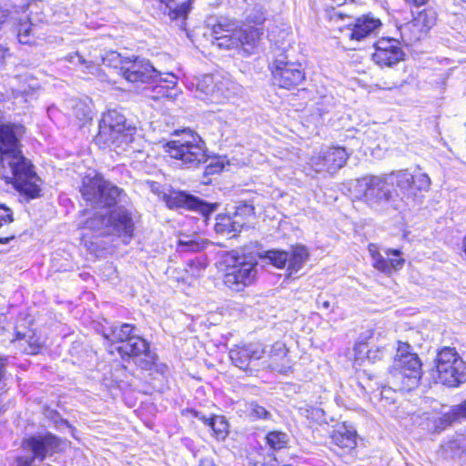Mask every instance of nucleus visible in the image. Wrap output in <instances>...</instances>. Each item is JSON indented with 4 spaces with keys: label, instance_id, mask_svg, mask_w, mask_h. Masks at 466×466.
<instances>
[{
    "label": "nucleus",
    "instance_id": "obj_8",
    "mask_svg": "<svg viewBox=\"0 0 466 466\" xmlns=\"http://www.w3.org/2000/svg\"><path fill=\"white\" fill-rule=\"evenodd\" d=\"M410 349L408 343L399 341L393 364L397 371L395 377L406 380L400 390H410L417 386L422 375L421 362L417 354L411 353Z\"/></svg>",
    "mask_w": 466,
    "mask_h": 466
},
{
    "label": "nucleus",
    "instance_id": "obj_37",
    "mask_svg": "<svg viewBox=\"0 0 466 466\" xmlns=\"http://www.w3.org/2000/svg\"><path fill=\"white\" fill-rule=\"evenodd\" d=\"M31 33H32L31 23H29L26 18L23 22L20 19L18 28H17V38H18L19 43H21L23 45H30L32 43Z\"/></svg>",
    "mask_w": 466,
    "mask_h": 466
},
{
    "label": "nucleus",
    "instance_id": "obj_35",
    "mask_svg": "<svg viewBox=\"0 0 466 466\" xmlns=\"http://www.w3.org/2000/svg\"><path fill=\"white\" fill-rule=\"evenodd\" d=\"M414 21L427 34L436 23V14L433 10H423L418 14Z\"/></svg>",
    "mask_w": 466,
    "mask_h": 466
},
{
    "label": "nucleus",
    "instance_id": "obj_9",
    "mask_svg": "<svg viewBox=\"0 0 466 466\" xmlns=\"http://www.w3.org/2000/svg\"><path fill=\"white\" fill-rule=\"evenodd\" d=\"M436 368L438 380L443 385L457 387L466 381V364L452 348L445 347L439 351Z\"/></svg>",
    "mask_w": 466,
    "mask_h": 466
},
{
    "label": "nucleus",
    "instance_id": "obj_33",
    "mask_svg": "<svg viewBox=\"0 0 466 466\" xmlns=\"http://www.w3.org/2000/svg\"><path fill=\"white\" fill-rule=\"evenodd\" d=\"M208 426L212 429L214 436L218 440H224L228 433V423L223 416H213L208 420Z\"/></svg>",
    "mask_w": 466,
    "mask_h": 466
},
{
    "label": "nucleus",
    "instance_id": "obj_16",
    "mask_svg": "<svg viewBox=\"0 0 466 466\" xmlns=\"http://www.w3.org/2000/svg\"><path fill=\"white\" fill-rule=\"evenodd\" d=\"M107 233L122 239L125 244L134 237L135 222L132 214L124 208H118L107 215Z\"/></svg>",
    "mask_w": 466,
    "mask_h": 466
},
{
    "label": "nucleus",
    "instance_id": "obj_11",
    "mask_svg": "<svg viewBox=\"0 0 466 466\" xmlns=\"http://www.w3.org/2000/svg\"><path fill=\"white\" fill-rule=\"evenodd\" d=\"M349 157L346 149L341 147H331L314 153L308 165L315 173L333 175L344 167Z\"/></svg>",
    "mask_w": 466,
    "mask_h": 466
},
{
    "label": "nucleus",
    "instance_id": "obj_42",
    "mask_svg": "<svg viewBox=\"0 0 466 466\" xmlns=\"http://www.w3.org/2000/svg\"><path fill=\"white\" fill-rule=\"evenodd\" d=\"M205 241H198L196 239L183 240L179 239L178 246L182 248V250H188L192 252H197L205 248Z\"/></svg>",
    "mask_w": 466,
    "mask_h": 466
},
{
    "label": "nucleus",
    "instance_id": "obj_13",
    "mask_svg": "<svg viewBox=\"0 0 466 466\" xmlns=\"http://www.w3.org/2000/svg\"><path fill=\"white\" fill-rule=\"evenodd\" d=\"M271 72L275 83L285 89L294 88L305 79V72L301 64L287 61L284 58L274 61Z\"/></svg>",
    "mask_w": 466,
    "mask_h": 466
},
{
    "label": "nucleus",
    "instance_id": "obj_47",
    "mask_svg": "<svg viewBox=\"0 0 466 466\" xmlns=\"http://www.w3.org/2000/svg\"><path fill=\"white\" fill-rule=\"evenodd\" d=\"M188 413H190L195 418H198V420H202L205 424L208 425V420L210 418L206 417L205 415L201 414L199 411H197L195 410H188Z\"/></svg>",
    "mask_w": 466,
    "mask_h": 466
},
{
    "label": "nucleus",
    "instance_id": "obj_4",
    "mask_svg": "<svg viewBox=\"0 0 466 466\" xmlns=\"http://www.w3.org/2000/svg\"><path fill=\"white\" fill-rule=\"evenodd\" d=\"M212 33L215 38L213 45L218 48H238L249 52L248 47H253L260 36V30L254 26H239L237 22L221 18L213 25Z\"/></svg>",
    "mask_w": 466,
    "mask_h": 466
},
{
    "label": "nucleus",
    "instance_id": "obj_49",
    "mask_svg": "<svg viewBox=\"0 0 466 466\" xmlns=\"http://www.w3.org/2000/svg\"><path fill=\"white\" fill-rule=\"evenodd\" d=\"M367 348L365 343H360L355 347V351L359 353L367 352Z\"/></svg>",
    "mask_w": 466,
    "mask_h": 466
},
{
    "label": "nucleus",
    "instance_id": "obj_43",
    "mask_svg": "<svg viewBox=\"0 0 466 466\" xmlns=\"http://www.w3.org/2000/svg\"><path fill=\"white\" fill-rule=\"evenodd\" d=\"M248 414L254 419H267L269 416V412L264 407L255 402L248 405Z\"/></svg>",
    "mask_w": 466,
    "mask_h": 466
},
{
    "label": "nucleus",
    "instance_id": "obj_28",
    "mask_svg": "<svg viewBox=\"0 0 466 466\" xmlns=\"http://www.w3.org/2000/svg\"><path fill=\"white\" fill-rule=\"evenodd\" d=\"M308 258L309 252L304 246L293 248L288 258L289 275L291 276L293 273L298 272L303 267Z\"/></svg>",
    "mask_w": 466,
    "mask_h": 466
},
{
    "label": "nucleus",
    "instance_id": "obj_38",
    "mask_svg": "<svg viewBox=\"0 0 466 466\" xmlns=\"http://www.w3.org/2000/svg\"><path fill=\"white\" fill-rule=\"evenodd\" d=\"M66 59L71 64L85 66L86 68L87 69V72L90 74H95V72H96L98 70L95 65H93L91 62H88L86 59H84L83 56L78 52L69 54L66 57Z\"/></svg>",
    "mask_w": 466,
    "mask_h": 466
},
{
    "label": "nucleus",
    "instance_id": "obj_36",
    "mask_svg": "<svg viewBox=\"0 0 466 466\" xmlns=\"http://www.w3.org/2000/svg\"><path fill=\"white\" fill-rule=\"evenodd\" d=\"M246 20L254 25H262L266 20V9L260 4H255L247 11Z\"/></svg>",
    "mask_w": 466,
    "mask_h": 466
},
{
    "label": "nucleus",
    "instance_id": "obj_5",
    "mask_svg": "<svg viewBox=\"0 0 466 466\" xmlns=\"http://www.w3.org/2000/svg\"><path fill=\"white\" fill-rule=\"evenodd\" d=\"M83 198L96 208H111L127 201L125 191L106 180L101 175L86 176L82 179Z\"/></svg>",
    "mask_w": 466,
    "mask_h": 466
},
{
    "label": "nucleus",
    "instance_id": "obj_26",
    "mask_svg": "<svg viewBox=\"0 0 466 466\" xmlns=\"http://www.w3.org/2000/svg\"><path fill=\"white\" fill-rule=\"evenodd\" d=\"M356 431L351 426L343 424L333 431L332 441L340 448L353 449L357 444Z\"/></svg>",
    "mask_w": 466,
    "mask_h": 466
},
{
    "label": "nucleus",
    "instance_id": "obj_17",
    "mask_svg": "<svg viewBox=\"0 0 466 466\" xmlns=\"http://www.w3.org/2000/svg\"><path fill=\"white\" fill-rule=\"evenodd\" d=\"M373 61L380 66H392L401 61L404 53L400 42L394 38H381L374 45Z\"/></svg>",
    "mask_w": 466,
    "mask_h": 466
},
{
    "label": "nucleus",
    "instance_id": "obj_39",
    "mask_svg": "<svg viewBox=\"0 0 466 466\" xmlns=\"http://www.w3.org/2000/svg\"><path fill=\"white\" fill-rule=\"evenodd\" d=\"M127 59H128V58L127 57L123 58L120 56V54H118L117 52L112 51V52L107 53L103 57V64L106 66H111V67H115V68L119 67V69L121 70V67L123 65H125V61Z\"/></svg>",
    "mask_w": 466,
    "mask_h": 466
},
{
    "label": "nucleus",
    "instance_id": "obj_12",
    "mask_svg": "<svg viewBox=\"0 0 466 466\" xmlns=\"http://www.w3.org/2000/svg\"><path fill=\"white\" fill-rule=\"evenodd\" d=\"M25 451L33 453L32 458H19L17 466H32L35 460L43 461L48 455L56 452L59 447V441L52 434L34 436L26 439L22 443Z\"/></svg>",
    "mask_w": 466,
    "mask_h": 466
},
{
    "label": "nucleus",
    "instance_id": "obj_23",
    "mask_svg": "<svg viewBox=\"0 0 466 466\" xmlns=\"http://www.w3.org/2000/svg\"><path fill=\"white\" fill-rule=\"evenodd\" d=\"M288 350L282 342L274 343L267 353L265 365L273 370L285 373L290 369V360L288 358Z\"/></svg>",
    "mask_w": 466,
    "mask_h": 466
},
{
    "label": "nucleus",
    "instance_id": "obj_14",
    "mask_svg": "<svg viewBox=\"0 0 466 466\" xmlns=\"http://www.w3.org/2000/svg\"><path fill=\"white\" fill-rule=\"evenodd\" d=\"M120 355L132 358L142 370H149L154 364L156 356L149 350L148 343L139 336L131 337L128 341L117 348Z\"/></svg>",
    "mask_w": 466,
    "mask_h": 466
},
{
    "label": "nucleus",
    "instance_id": "obj_53",
    "mask_svg": "<svg viewBox=\"0 0 466 466\" xmlns=\"http://www.w3.org/2000/svg\"><path fill=\"white\" fill-rule=\"evenodd\" d=\"M321 307L323 309H329L330 307L329 301H328V300L323 301L322 304H321Z\"/></svg>",
    "mask_w": 466,
    "mask_h": 466
},
{
    "label": "nucleus",
    "instance_id": "obj_15",
    "mask_svg": "<svg viewBox=\"0 0 466 466\" xmlns=\"http://www.w3.org/2000/svg\"><path fill=\"white\" fill-rule=\"evenodd\" d=\"M122 76L130 83H147L157 81L161 73L158 72L148 61L144 59H127L121 67Z\"/></svg>",
    "mask_w": 466,
    "mask_h": 466
},
{
    "label": "nucleus",
    "instance_id": "obj_32",
    "mask_svg": "<svg viewBox=\"0 0 466 466\" xmlns=\"http://www.w3.org/2000/svg\"><path fill=\"white\" fill-rule=\"evenodd\" d=\"M197 90L207 96L211 97V101L215 102L216 96V76L205 75L198 79Z\"/></svg>",
    "mask_w": 466,
    "mask_h": 466
},
{
    "label": "nucleus",
    "instance_id": "obj_40",
    "mask_svg": "<svg viewBox=\"0 0 466 466\" xmlns=\"http://www.w3.org/2000/svg\"><path fill=\"white\" fill-rule=\"evenodd\" d=\"M267 258L274 266L281 268L288 262L289 253L285 251L271 250L268 252Z\"/></svg>",
    "mask_w": 466,
    "mask_h": 466
},
{
    "label": "nucleus",
    "instance_id": "obj_6",
    "mask_svg": "<svg viewBox=\"0 0 466 466\" xmlns=\"http://www.w3.org/2000/svg\"><path fill=\"white\" fill-rule=\"evenodd\" d=\"M224 284L234 292L243 291L252 285L258 276V263L252 257L230 252L225 257Z\"/></svg>",
    "mask_w": 466,
    "mask_h": 466
},
{
    "label": "nucleus",
    "instance_id": "obj_18",
    "mask_svg": "<svg viewBox=\"0 0 466 466\" xmlns=\"http://www.w3.org/2000/svg\"><path fill=\"white\" fill-rule=\"evenodd\" d=\"M369 252L372 258L373 267L387 274L390 275L394 271L401 269L405 264V258L401 257V251L399 249H385L386 257L378 251L374 244L369 245Z\"/></svg>",
    "mask_w": 466,
    "mask_h": 466
},
{
    "label": "nucleus",
    "instance_id": "obj_20",
    "mask_svg": "<svg viewBox=\"0 0 466 466\" xmlns=\"http://www.w3.org/2000/svg\"><path fill=\"white\" fill-rule=\"evenodd\" d=\"M165 200L169 208H185L198 211L204 216L212 212V208L208 203L185 192H172L165 196Z\"/></svg>",
    "mask_w": 466,
    "mask_h": 466
},
{
    "label": "nucleus",
    "instance_id": "obj_52",
    "mask_svg": "<svg viewBox=\"0 0 466 466\" xmlns=\"http://www.w3.org/2000/svg\"><path fill=\"white\" fill-rule=\"evenodd\" d=\"M25 92H21V91H13V96L15 98H17L19 96H23Z\"/></svg>",
    "mask_w": 466,
    "mask_h": 466
},
{
    "label": "nucleus",
    "instance_id": "obj_41",
    "mask_svg": "<svg viewBox=\"0 0 466 466\" xmlns=\"http://www.w3.org/2000/svg\"><path fill=\"white\" fill-rule=\"evenodd\" d=\"M202 273L203 268H201L198 264L190 262L187 264V268H186V276L183 277V280L191 284L194 280L200 278Z\"/></svg>",
    "mask_w": 466,
    "mask_h": 466
},
{
    "label": "nucleus",
    "instance_id": "obj_7",
    "mask_svg": "<svg viewBox=\"0 0 466 466\" xmlns=\"http://www.w3.org/2000/svg\"><path fill=\"white\" fill-rule=\"evenodd\" d=\"M165 150L188 168L197 167L208 160L205 142L198 134L190 131H184L183 136L167 142Z\"/></svg>",
    "mask_w": 466,
    "mask_h": 466
},
{
    "label": "nucleus",
    "instance_id": "obj_45",
    "mask_svg": "<svg viewBox=\"0 0 466 466\" xmlns=\"http://www.w3.org/2000/svg\"><path fill=\"white\" fill-rule=\"evenodd\" d=\"M327 7H330V10H327L328 16L329 20L331 21H338L342 20L345 16L344 13H342L340 10H336L335 5L329 3V5H326Z\"/></svg>",
    "mask_w": 466,
    "mask_h": 466
},
{
    "label": "nucleus",
    "instance_id": "obj_10",
    "mask_svg": "<svg viewBox=\"0 0 466 466\" xmlns=\"http://www.w3.org/2000/svg\"><path fill=\"white\" fill-rule=\"evenodd\" d=\"M394 194L398 198L414 199L421 192L430 189L431 181L425 173L412 175L407 169L398 170L385 175Z\"/></svg>",
    "mask_w": 466,
    "mask_h": 466
},
{
    "label": "nucleus",
    "instance_id": "obj_55",
    "mask_svg": "<svg viewBox=\"0 0 466 466\" xmlns=\"http://www.w3.org/2000/svg\"><path fill=\"white\" fill-rule=\"evenodd\" d=\"M463 248H464V252L466 253V235H465V238L463 239Z\"/></svg>",
    "mask_w": 466,
    "mask_h": 466
},
{
    "label": "nucleus",
    "instance_id": "obj_50",
    "mask_svg": "<svg viewBox=\"0 0 466 466\" xmlns=\"http://www.w3.org/2000/svg\"><path fill=\"white\" fill-rule=\"evenodd\" d=\"M407 2L413 4L414 5H422L426 4L427 0H406Z\"/></svg>",
    "mask_w": 466,
    "mask_h": 466
},
{
    "label": "nucleus",
    "instance_id": "obj_21",
    "mask_svg": "<svg viewBox=\"0 0 466 466\" xmlns=\"http://www.w3.org/2000/svg\"><path fill=\"white\" fill-rule=\"evenodd\" d=\"M241 210L243 212H252L253 208L244 206L243 208H238L233 216H218L215 224L216 232L231 237L235 236L236 233L240 232L246 224V219L240 215Z\"/></svg>",
    "mask_w": 466,
    "mask_h": 466
},
{
    "label": "nucleus",
    "instance_id": "obj_30",
    "mask_svg": "<svg viewBox=\"0 0 466 466\" xmlns=\"http://www.w3.org/2000/svg\"><path fill=\"white\" fill-rule=\"evenodd\" d=\"M400 35L402 41L406 45H412L421 39L426 34L413 19L400 27Z\"/></svg>",
    "mask_w": 466,
    "mask_h": 466
},
{
    "label": "nucleus",
    "instance_id": "obj_54",
    "mask_svg": "<svg viewBox=\"0 0 466 466\" xmlns=\"http://www.w3.org/2000/svg\"><path fill=\"white\" fill-rule=\"evenodd\" d=\"M5 52H6V50H4L3 48L0 47V58H4L5 57Z\"/></svg>",
    "mask_w": 466,
    "mask_h": 466
},
{
    "label": "nucleus",
    "instance_id": "obj_1",
    "mask_svg": "<svg viewBox=\"0 0 466 466\" xmlns=\"http://www.w3.org/2000/svg\"><path fill=\"white\" fill-rule=\"evenodd\" d=\"M21 127L5 125L0 119V164L8 183L28 198L39 197V177L31 163L21 154L18 135Z\"/></svg>",
    "mask_w": 466,
    "mask_h": 466
},
{
    "label": "nucleus",
    "instance_id": "obj_24",
    "mask_svg": "<svg viewBox=\"0 0 466 466\" xmlns=\"http://www.w3.org/2000/svg\"><path fill=\"white\" fill-rule=\"evenodd\" d=\"M166 83L167 86L157 85L153 88L154 95L150 96L152 99H159L161 97H166L169 99H174L177 96V92L175 89L177 85V77L172 73H161V76H158L157 81Z\"/></svg>",
    "mask_w": 466,
    "mask_h": 466
},
{
    "label": "nucleus",
    "instance_id": "obj_46",
    "mask_svg": "<svg viewBox=\"0 0 466 466\" xmlns=\"http://www.w3.org/2000/svg\"><path fill=\"white\" fill-rule=\"evenodd\" d=\"M81 108V105H76L75 106V115L77 118L79 119H82V120H89V119H92V116H91V111L87 108L86 109H83V112L82 114L80 115L79 111H80Z\"/></svg>",
    "mask_w": 466,
    "mask_h": 466
},
{
    "label": "nucleus",
    "instance_id": "obj_44",
    "mask_svg": "<svg viewBox=\"0 0 466 466\" xmlns=\"http://www.w3.org/2000/svg\"><path fill=\"white\" fill-rule=\"evenodd\" d=\"M449 417L453 420L466 418V400L460 405L453 406L451 410Z\"/></svg>",
    "mask_w": 466,
    "mask_h": 466
},
{
    "label": "nucleus",
    "instance_id": "obj_3",
    "mask_svg": "<svg viewBox=\"0 0 466 466\" xmlns=\"http://www.w3.org/2000/svg\"><path fill=\"white\" fill-rule=\"evenodd\" d=\"M354 198L362 201L378 213H383L393 207L398 198L390 187L386 176H365L355 181L351 189Z\"/></svg>",
    "mask_w": 466,
    "mask_h": 466
},
{
    "label": "nucleus",
    "instance_id": "obj_19",
    "mask_svg": "<svg viewBox=\"0 0 466 466\" xmlns=\"http://www.w3.org/2000/svg\"><path fill=\"white\" fill-rule=\"evenodd\" d=\"M265 353V350L259 343H251L231 349L229 358L236 367L248 370L254 361L262 359Z\"/></svg>",
    "mask_w": 466,
    "mask_h": 466
},
{
    "label": "nucleus",
    "instance_id": "obj_48",
    "mask_svg": "<svg viewBox=\"0 0 466 466\" xmlns=\"http://www.w3.org/2000/svg\"><path fill=\"white\" fill-rule=\"evenodd\" d=\"M9 15L10 11L0 5V25L5 22Z\"/></svg>",
    "mask_w": 466,
    "mask_h": 466
},
{
    "label": "nucleus",
    "instance_id": "obj_25",
    "mask_svg": "<svg viewBox=\"0 0 466 466\" xmlns=\"http://www.w3.org/2000/svg\"><path fill=\"white\" fill-rule=\"evenodd\" d=\"M241 86L229 77L216 76L215 103H220L221 98H230L241 92Z\"/></svg>",
    "mask_w": 466,
    "mask_h": 466
},
{
    "label": "nucleus",
    "instance_id": "obj_51",
    "mask_svg": "<svg viewBox=\"0 0 466 466\" xmlns=\"http://www.w3.org/2000/svg\"><path fill=\"white\" fill-rule=\"evenodd\" d=\"M270 461H272L273 463L271 465H265L264 463L260 462V461H257L256 462V466H277L275 465V462H276V460L273 459V458H269Z\"/></svg>",
    "mask_w": 466,
    "mask_h": 466
},
{
    "label": "nucleus",
    "instance_id": "obj_34",
    "mask_svg": "<svg viewBox=\"0 0 466 466\" xmlns=\"http://www.w3.org/2000/svg\"><path fill=\"white\" fill-rule=\"evenodd\" d=\"M266 440L271 449L281 450L287 447L289 438L285 432L273 431L268 433Z\"/></svg>",
    "mask_w": 466,
    "mask_h": 466
},
{
    "label": "nucleus",
    "instance_id": "obj_22",
    "mask_svg": "<svg viewBox=\"0 0 466 466\" xmlns=\"http://www.w3.org/2000/svg\"><path fill=\"white\" fill-rule=\"evenodd\" d=\"M380 26L381 23L379 19L364 15L356 20L353 27H349L345 30V36L352 40L360 41L376 34Z\"/></svg>",
    "mask_w": 466,
    "mask_h": 466
},
{
    "label": "nucleus",
    "instance_id": "obj_31",
    "mask_svg": "<svg viewBox=\"0 0 466 466\" xmlns=\"http://www.w3.org/2000/svg\"><path fill=\"white\" fill-rule=\"evenodd\" d=\"M107 215L96 212L84 224V228L96 231L99 235H108L107 231Z\"/></svg>",
    "mask_w": 466,
    "mask_h": 466
},
{
    "label": "nucleus",
    "instance_id": "obj_27",
    "mask_svg": "<svg viewBox=\"0 0 466 466\" xmlns=\"http://www.w3.org/2000/svg\"><path fill=\"white\" fill-rule=\"evenodd\" d=\"M13 222V211L4 204H0V243H7L15 238L14 232L10 231V225Z\"/></svg>",
    "mask_w": 466,
    "mask_h": 466
},
{
    "label": "nucleus",
    "instance_id": "obj_2",
    "mask_svg": "<svg viewBox=\"0 0 466 466\" xmlns=\"http://www.w3.org/2000/svg\"><path fill=\"white\" fill-rule=\"evenodd\" d=\"M136 133V127L127 124L125 116L113 109L103 115L96 139L116 151L119 150V153L123 151L130 154L137 151L134 146Z\"/></svg>",
    "mask_w": 466,
    "mask_h": 466
},
{
    "label": "nucleus",
    "instance_id": "obj_29",
    "mask_svg": "<svg viewBox=\"0 0 466 466\" xmlns=\"http://www.w3.org/2000/svg\"><path fill=\"white\" fill-rule=\"evenodd\" d=\"M134 329V326L123 323L119 326L111 327L110 332L104 333V337L112 342H121L122 344H125L131 337L134 336L132 335Z\"/></svg>",
    "mask_w": 466,
    "mask_h": 466
}]
</instances>
